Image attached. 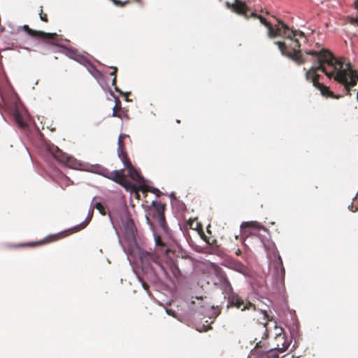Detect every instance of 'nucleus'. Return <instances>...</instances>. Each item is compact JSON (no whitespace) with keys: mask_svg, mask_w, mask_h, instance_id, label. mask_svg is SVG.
I'll return each mask as SVG.
<instances>
[{"mask_svg":"<svg viewBox=\"0 0 358 358\" xmlns=\"http://www.w3.org/2000/svg\"><path fill=\"white\" fill-rule=\"evenodd\" d=\"M289 31L292 32V34L286 33V34L278 36L284 38L287 41L275 42V44L278 46L282 54L291 59L298 65L304 64L308 60L307 56H311L314 64H317L315 58L313 55L307 54L308 51L303 53L300 50L301 43L299 40L304 39L306 41L304 34L301 31L297 32L290 29Z\"/></svg>","mask_w":358,"mask_h":358,"instance_id":"obj_1","label":"nucleus"},{"mask_svg":"<svg viewBox=\"0 0 358 358\" xmlns=\"http://www.w3.org/2000/svg\"><path fill=\"white\" fill-rule=\"evenodd\" d=\"M225 5L233 12L238 15L244 16L247 20L250 17L259 19L260 22L267 28L268 36L270 38H274L278 35H284L286 34V33H287V34H292V32L289 31V27L282 20L277 19L278 24L273 27L265 17L257 15L255 12H252L250 15H248V12L250 10V8L242 1L234 0L233 3L227 1Z\"/></svg>","mask_w":358,"mask_h":358,"instance_id":"obj_2","label":"nucleus"},{"mask_svg":"<svg viewBox=\"0 0 358 358\" xmlns=\"http://www.w3.org/2000/svg\"><path fill=\"white\" fill-rule=\"evenodd\" d=\"M220 287L223 290L224 297L227 299V308L236 307L241 311L255 312V305L248 300H243L238 294L234 292L232 286L223 272H219Z\"/></svg>","mask_w":358,"mask_h":358,"instance_id":"obj_3","label":"nucleus"},{"mask_svg":"<svg viewBox=\"0 0 358 358\" xmlns=\"http://www.w3.org/2000/svg\"><path fill=\"white\" fill-rule=\"evenodd\" d=\"M140 260L143 271L152 277H158L160 274L168 275V271L156 253L143 251L140 254Z\"/></svg>","mask_w":358,"mask_h":358,"instance_id":"obj_4","label":"nucleus"},{"mask_svg":"<svg viewBox=\"0 0 358 358\" xmlns=\"http://www.w3.org/2000/svg\"><path fill=\"white\" fill-rule=\"evenodd\" d=\"M96 173L108 179H110L123 187L127 190L138 192V191L145 192L144 186H137L127 180L124 174V169L110 171L104 167H99Z\"/></svg>","mask_w":358,"mask_h":358,"instance_id":"obj_5","label":"nucleus"},{"mask_svg":"<svg viewBox=\"0 0 358 358\" xmlns=\"http://www.w3.org/2000/svg\"><path fill=\"white\" fill-rule=\"evenodd\" d=\"M165 204L159 202L153 201L152 207H150L147 213L146 220L147 222L152 226V222L150 218H153L157 221L159 226L164 230L166 231L167 225L164 216Z\"/></svg>","mask_w":358,"mask_h":358,"instance_id":"obj_6","label":"nucleus"},{"mask_svg":"<svg viewBox=\"0 0 358 358\" xmlns=\"http://www.w3.org/2000/svg\"><path fill=\"white\" fill-rule=\"evenodd\" d=\"M275 336L273 339V348L278 352H285L289 346L290 342L287 338L283 329L280 327H275Z\"/></svg>","mask_w":358,"mask_h":358,"instance_id":"obj_7","label":"nucleus"},{"mask_svg":"<svg viewBox=\"0 0 358 358\" xmlns=\"http://www.w3.org/2000/svg\"><path fill=\"white\" fill-rule=\"evenodd\" d=\"M22 29L29 36H31L32 37L42 38L45 41L50 43L51 44H54V43L52 41H55L56 39V38L57 37V35L55 33H54V34L45 33L42 31L34 30V29L29 28V27L28 25H24L22 27Z\"/></svg>","mask_w":358,"mask_h":358,"instance_id":"obj_8","label":"nucleus"},{"mask_svg":"<svg viewBox=\"0 0 358 358\" xmlns=\"http://www.w3.org/2000/svg\"><path fill=\"white\" fill-rule=\"evenodd\" d=\"M94 208H96V210H99V212L102 215H106V209H105V207L103 206V204L100 202H96L93 206H92V212H90L89 213V215L87 216V217L86 218L85 221L82 222L79 225H77L74 227V229L76 231H78L82 229H84L87 224L88 223L90 222L92 217V215H93V209Z\"/></svg>","mask_w":358,"mask_h":358,"instance_id":"obj_9","label":"nucleus"},{"mask_svg":"<svg viewBox=\"0 0 358 358\" xmlns=\"http://www.w3.org/2000/svg\"><path fill=\"white\" fill-rule=\"evenodd\" d=\"M48 151L52 155V157L60 163L64 164H69L71 159L66 153L58 148V147L54 145L50 146L48 148Z\"/></svg>","mask_w":358,"mask_h":358,"instance_id":"obj_10","label":"nucleus"},{"mask_svg":"<svg viewBox=\"0 0 358 358\" xmlns=\"http://www.w3.org/2000/svg\"><path fill=\"white\" fill-rule=\"evenodd\" d=\"M127 169L128 176L134 182L138 183H143L144 182L143 178L140 174L139 171L132 165L129 164L124 166Z\"/></svg>","mask_w":358,"mask_h":358,"instance_id":"obj_11","label":"nucleus"},{"mask_svg":"<svg viewBox=\"0 0 358 358\" xmlns=\"http://www.w3.org/2000/svg\"><path fill=\"white\" fill-rule=\"evenodd\" d=\"M118 156L124 164V166H127L129 164H131V161L127 156L126 151L124 149L123 142L121 138V136L119 137L118 139V149H117Z\"/></svg>","mask_w":358,"mask_h":358,"instance_id":"obj_12","label":"nucleus"},{"mask_svg":"<svg viewBox=\"0 0 358 358\" xmlns=\"http://www.w3.org/2000/svg\"><path fill=\"white\" fill-rule=\"evenodd\" d=\"M113 116L117 117L121 119L127 117V110L121 107V102L117 98L116 99L115 106L113 108Z\"/></svg>","mask_w":358,"mask_h":358,"instance_id":"obj_13","label":"nucleus"},{"mask_svg":"<svg viewBox=\"0 0 358 358\" xmlns=\"http://www.w3.org/2000/svg\"><path fill=\"white\" fill-rule=\"evenodd\" d=\"M60 238H61V236L59 234H55V235L50 236L41 241H38V242H35V243H26V244H21V245H19L18 246H20V247L36 246V245H42L43 243H47L57 241V240L59 239Z\"/></svg>","mask_w":358,"mask_h":358,"instance_id":"obj_14","label":"nucleus"},{"mask_svg":"<svg viewBox=\"0 0 358 358\" xmlns=\"http://www.w3.org/2000/svg\"><path fill=\"white\" fill-rule=\"evenodd\" d=\"M164 265L168 271V275L164 274L166 277H169L170 273L174 277H178L180 275V271L173 261L166 262L165 264H164Z\"/></svg>","mask_w":358,"mask_h":358,"instance_id":"obj_15","label":"nucleus"},{"mask_svg":"<svg viewBox=\"0 0 358 358\" xmlns=\"http://www.w3.org/2000/svg\"><path fill=\"white\" fill-rule=\"evenodd\" d=\"M86 68L90 74L96 79H99L102 77L101 71H99L92 62H90Z\"/></svg>","mask_w":358,"mask_h":358,"instance_id":"obj_16","label":"nucleus"},{"mask_svg":"<svg viewBox=\"0 0 358 358\" xmlns=\"http://www.w3.org/2000/svg\"><path fill=\"white\" fill-rule=\"evenodd\" d=\"M256 358H280L275 350H269L261 353Z\"/></svg>","mask_w":358,"mask_h":358,"instance_id":"obj_17","label":"nucleus"},{"mask_svg":"<svg viewBox=\"0 0 358 358\" xmlns=\"http://www.w3.org/2000/svg\"><path fill=\"white\" fill-rule=\"evenodd\" d=\"M241 228L260 229L262 226L257 222H245L242 223Z\"/></svg>","mask_w":358,"mask_h":358,"instance_id":"obj_18","label":"nucleus"},{"mask_svg":"<svg viewBox=\"0 0 358 358\" xmlns=\"http://www.w3.org/2000/svg\"><path fill=\"white\" fill-rule=\"evenodd\" d=\"M125 230L127 233L134 234V223L131 219H128L124 224Z\"/></svg>","mask_w":358,"mask_h":358,"instance_id":"obj_19","label":"nucleus"},{"mask_svg":"<svg viewBox=\"0 0 358 358\" xmlns=\"http://www.w3.org/2000/svg\"><path fill=\"white\" fill-rule=\"evenodd\" d=\"M75 59L81 64L84 65L85 67H87V65H89V64L91 62L87 57L82 55H77Z\"/></svg>","mask_w":358,"mask_h":358,"instance_id":"obj_20","label":"nucleus"},{"mask_svg":"<svg viewBox=\"0 0 358 358\" xmlns=\"http://www.w3.org/2000/svg\"><path fill=\"white\" fill-rule=\"evenodd\" d=\"M39 16H40V19L43 22H48L47 14L44 13L43 11V6L40 7Z\"/></svg>","mask_w":358,"mask_h":358,"instance_id":"obj_21","label":"nucleus"},{"mask_svg":"<svg viewBox=\"0 0 358 358\" xmlns=\"http://www.w3.org/2000/svg\"><path fill=\"white\" fill-rule=\"evenodd\" d=\"M113 3L118 6H124L126 4L129 3V1H122L120 0H113Z\"/></svg>","mask_w":358,"mask_h":358,"instance_id":"obj_22","label":"nucleus"},{"mask_svg":"<svg viewBox=\"0 0 358 358\" xmlns=\"http://www.w3.org/2000/svg\"><path fill=\"white\" fill-rule=\"evenodd\" d=\"M155 243L157 246H159L162 248H164L165 246V244L163 243L162 240L161 239L160 236H156L155 238Z\"/></svg>","mask_w":358,"mask_h":358,"instance_id":"obj_23","label":"nucleus"},{"mask_svg":"<svg viewBox=\"0 0 358 358\" xmlns=\"http://www.w3.org/2000/svg\"><path fill=\"white\" fill-rule=\"evenodd\" d=\"M260 311L264 315V320H266V322L264 323V327H266V322L269 320L268 315L267 314V312L266 310H260Z\"/></svg>","mask_w":358,"mask_h":358,"instance_id":"obj_24","label":"nucleus"},{"mask_svg":"<svg viewBox=\"0 0 358 358\" xmlns=\"http://www.w3.org/2000/svg\"><path fill=\"white\" fill-rule=\"evenodd\" d=\"M140 281L142 282V286L144 288L145 290L148 291L149 290V285L148 283H146L144 280H143L141 278H139Z\"/></svg>","mask_w":358,"mask_h":358,"instance_id":"obj_25","label":"nucleus"},{"mask_svg":"<svg viewBox=\"0 0 358 358\" xmlns=\"http://www.w3.org/2000/svg\"><path fill=\"white\" fill-rule=\"evenodd\" d=\"M117 78L114 77L112 80V85L115 87L116 92H121L119 88L116 86Z\"/></svg>","mask_w":358,"mask_h":358,"instance_id":"obj_26","label":"nucleus"},{"mask_svg":"<svg viewBox=\"0 0 358 358\" xmlns=\"http://www.w3.org/2000/svg\"><path fill=\"white\" fill-rule=\"evenodd\" d=\"M350 22L352 24L357 25L358 26V19L357 18L351 17L350 20Z\"/></svg>","mask_w":358,"mask_h":358,"instance_id":"obj_27","label":"nucleus"},{"mask_svg":"<svg viewBox=\"0 0 358 358\" xmlns=\"http://www.w3.org/2000/svg\"><path fill=\"white\" fill-rule=\"evenodd\" d=\"M264 247L266 250H268V249H272V250H275V247L274 245V244L273 243H268V245H266L264 244Z\"/></svg>","mask_w":358,"mask_h":358,"instance_id":"obj_28","label":"nucleus"},{"mask_svg":"<svg viewBox=\"0 0 358 358\" xmlns=\"http://www.w3.org/2000/svg\"><path fill=\"white\" fill-rule=\"evenodd\" d=\"M113 71L110 73L111 76H113L114 77L117 78L116 73L117 71V69L116 67H113Z\"/></svg>","mask_w":358,"mask_h":358,"instance_id":"obj_29","label":"nucleus"},{"mask_svg":"<svg viewBox=\"0 0 358 358\" xmlns=\"http://www.w3.org/2000/svg\"><path fill=\"white\" fill-rule=\"evenodd\" d=\"M277 264H279L280 266H282V261L280 255H278Z\"/></svg>","mask_w":358,"mask_h":358,"instance_id":"obj_30","label":"nucleus"},{"mask_svg":"<svg viewBox=\"0 0 358 358\" xmlns=\"http://www.w3.org/2000/svg\"><path fill=\"white\" fill-rule=\"evenodd\" d=\"M152 192L155 193V192H159V189H155L153 191H152Z\"/></svg>","mask_w":358,"mask_h":358,"instance_id":"obj_31","label":"nucleus"},{"mask_svg":"<svg viewBox=\"0 0 358 358\" xmlns=\"http://www.w3.org/2000/svg\"><path fill=\"white\" fill-rule=\"evenodd\" d=\"M204 240L208 243V244H212L211 243H210L209 241L206 240V238H205Z\"/></svg>","mask_w":358,"mask_h":358,"instance_id":"obj_32","label":"nucleus"},{"mask_svg":"<svg viewBox=\"0 0 358 358\" xmlns=\"http://www.w3.org/2000/svg\"><path fill=\"white\" fill-rule=\"evenodd\" d=\"M166 311H167L168 314H169V315L171 314V310H167Z\"/></svg>","mask_w":358,"mask_h":358,"instance_id":"obj_33","label":"nucleus"},{"mask_svg":"<svg viewBox=\"0 0 358 358\" xmlns=\"http://www.w3.org/2000/svg\"><path fill=\"white\" fill-rule=\"evenodd\" d=\"M177 122H178V123H180V120H177Z\"/></svg>","mask_w":358,"mask_h":358,"instance_id":"obj_34","label":"nucleus"}]
</instances>
